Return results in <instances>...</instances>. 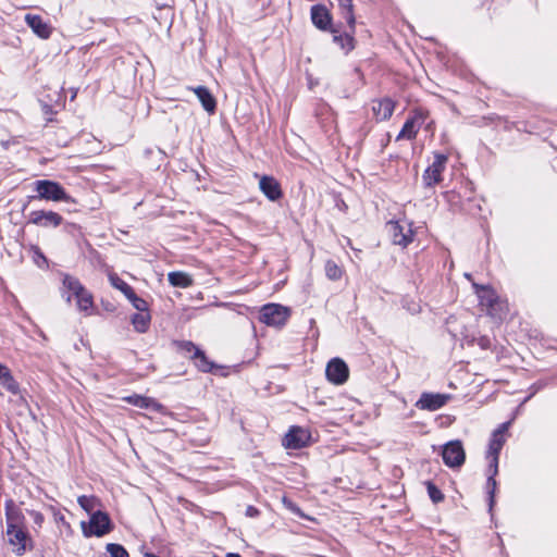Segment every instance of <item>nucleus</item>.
Segmentation results:
<instances>
[{
    "label": "nucleus",
    "mask_w": 557,
    "mask_h": 557,
    "mask_svg": "<svg viewBox=\"0 0 557 557\" xmlns=\"http://www.w3.org/2000/svg\"><path fill=\"white\" fill-rule=\"evenodd\" d=\"M28 513L32 517V519L36 525H38V527L42 525V523L45 521V517L41 512L36 511V510H29Z\"/></svg>",
    "instance_id": "obj_37"
},
{
    "label": "nucleus",
    "mask_w": 557,
    "mask_h": 557,
    "mask_svg": "<svg viewBox=\"0 0 557 557\" xmlns=\"http://www.w3.org/2000/svg\"><path fill=\"white\" fill-rule=\"evenodd\" d=\"M325 275L332 281H338L344 273V270L333 260H327L324 265Z\"/></svg>",
    "instance_id": "obj_29"
},
{
    "label": "nucleus",
    "mask_w": 557,
    "mask_h": 557,
    "mask_svg": "<svg viewBox=\"0 0 557 557\" xmlns=\"http://www.w3.org/2000/svg\"><path fill=\"white\" fill-rule=\"evenodd\" d=\"M290 317V309L278 304L264 305L260 310L259 320L275 327H282Z\"/></svg>",
    "instance_id": "obj_5"
},
{
    "label": "nucleus",
    "mask_w": 557,
    "mask_h": 557,
    "mask_svg": "<svg viewBox=\"0 0 557 557\" xmlns=\"http://www.w3.org/2000/svg\"><path fill=\"white\" fill-rule=\"evenodd\" d=\"M387 227L395 245L406 247L412 242L413 231L410 223L406 221L389 222Z\"/></svg>",
    "instance_id": "obj_7"
},
{
    "label": "nucleus",
    "mask_w": 557,
    "mask_h": 557,
    "mask_svg": "<svg viewBox=\"0 0 557 557\" xmlns=\"http://www.w3.org/2000/svg\"><path fill=\"white\" fill-rule=\"evenodd\" d=\"M74 297L76 299L78 310L86 314H90V309L94 306L92 295L84 287L82 292H78Z\"/></svg>",
    "instance_id": "obj_22"
},
{
    "label": "nucleus",
    "mask_w": 557,
    "mask_h": 557,
    "mask_svg": "<svg viewBox=\"0 0 557 557\" xmlns=\"http://www.w3.org/2000/svg\"><path fill=\"white\" fill-rule=\"evenodd\" d=\"M443 461L450 468L460 467L465 462L466 454L460 441L447 443L442 451Z\"/></svg>",
    "instance_id": "obj_8"
},
{
    "label": "nucleus",
    "mask_w": 557,
    "mask_h": 557,
    "mask_svg": "<svg viewBox=\"0 0 557 557\" xmlns=\"http://www.w3.org/2000/svg\"><path fill=\"white\" fill-rule=\"evenodd\" d=\"M62 221L63 218L54 211L37 210L32 211L28 215V223L42 227H58Z\"/></svg>",
    "instance_id": "obj_10"
},
{
    "label": "nucleus",
    "mask_w": 557,
    "mask_h": 557,
    "mask_svg": "<svg viewBox=\"0 0 557 557\" xmlns=\"http://www.w3.org/2000/svg\"><path fill=\"white\" fill-rule=\"evenodd\" d=\"M63 286L66 288L71 294L66 296V301L70 302L72 299V296L76 295L78 292H82L84 286L81 284V282L69 274H65L63 277Z\"/></svg>",
    "instance_id": "obj_24"
},
{
    "label": "nucleus",
    "mask_w": 557,
    "mask_h": 557,
    "mask_svg": "<svg viewBox=\"0 0 557 557\" xmlns=\"http://www.w3.org/2000/svg\"><path fill=\"white\" fill-rule=\"evenodd\" d=\"M194 92L201 102L203 109L210 113L214 112L216 102L209 89L205 86L194 88Z\"/></svg>",
    "instance_id": "obj_18"
},
{
    "label": "nucleus",
    "mask_w": 557,
    "mask_h": 557,
    "mask_svg": "<svg viewBox=\"0 0 557 557\" xmlns=\"http://www.w3.org/2000/svg\"><path fill=\"white\" fill-rule=\"evenodd\" d=\"M465 276H466L469 281H471V275H470V274L466 273V274H465Z\"/></svg>",
    "instance_id": "obj_43"
},
{
    "label": "nucleus",
    "mask_w": 557,
    "mask_h": 557,
    "mask_svg": "<svg viewBox=\"0 0 557 557\" xmlns=\"http://www.w3.org/2000/svg\"><path fill=\"white\" fill-rule=\"evenodd\" d=\"M510 426V421L502 423L492 434L486 458L490 459L487 470L486 491L488 494V506L492 510L496 491L495 475L498 473V456L506 442V433Z\"/></svg>",
    "instance_id": "obj_2"
},
{
    "label": "nucleus",
    "mask_w": 557,
    "mask_h": 557,
    "mask_svg": "<svg viewBox=\"0 0 557 557\" xmlns=\"http://www.w3.org/2000/svg\"><path fill=\"white\" fill-rule=\"evenodd\" d=\"M125 400L138 408L150 409L153 411H158L161 408V405L158 404L154 399L140 395L128 396L125 398Z\"/></svg>",
    "instance_id": "obj_20"
},
{
    "label": "nucleus",
    "mask_w": 557,
    "mask_h": 557,
    "mask_svg": "<svg viewBox=\"0 0 557 557\" xmlns=\"http://www.w3.org/2000/svg\"><path fill=\"white\" fill-rule=\"evenodd\" d=\"M225 557H242V556L236 553H227Z\"/></svg>",
    "instance_id": "obj_42"
},
{
    "label": "nucleus",
    "mask_w": 557,
    "mask_h": 557,
    "mask_svg": "<svg viewBox=\"0 0 557 557\" xmlns=\"http://www.w3.org/2000/svg\"><path fill=\"white\" fill-rule=\"evenodd\" d=\"M472 285L480 299L481 306L485 307L490 314H494L495 307L498 304L496 293L490 286L479 285L476 283H472Z\"/></svg>",
    "instance_id": "obj_11"
},
{
    "label": "nucleus",
    "mask_w": 557,
    "mask_h": 557,
    "mask_svg": "<svg viewBox=\"0 0 557 557\" xmlns=\"http://www.w3.org/2000/svg\"><path fill=\"white\" fill-rule=\"evenodd\" d=\"M426 490H428L429 497L431 498V500L434 504H438V503L443 502L444 494L432 482H430V481L426 482Z\"/></svg>",
    "instance_id": "obj_32"
},
{
    "label": "nucleus",
    "mask_w": 557,
    "mask_h": 557,
    "mask_svg": "<svg viewBox=\"0 0 557 557\" xmlns=\"http://www.w3.org/2000/svg\"><path fill=\"white\" fill-rule=\"evenodd\" d=\"M420 126H421V122H420V120L418 117H410V119H408L405 122L401 131L397 135L396 139L397 140H400V139H413L417 136Z\"/></svg>",
    "instance_id": "obj_19"
},
{
    "label": "nucleus",
    "mask_w": 557,
    "mask_h": 557,
    "mask_svg": "<svg viewBox=\"0 0 557 557\" xmlns=\"http://www.w3.org/2000/svg\"><path fill=\"white\" fill-rule=\"evenodd\" d=\"M196 367L202 372H209L212 369V363L207 359L202 350H196V356L193 358Z\"/></svg>",
    "instance_id": "obj_31"
},
{
    "label": "nucleus",
    "mask_w": 557,
    "mask_h": 557,
    "mask_svg": "<svg viewBox=\"0 0 557 557\" xmlns=\"http://www.w3.org/2000/svg\"><path fill=\"white\" fill-rule=\"evenodd\" d=\"M36 196H30L29 199H44L51 201H70L71 197L66 194L65 189L54 181L40 180L35 182Z\"/></svg>",
    "instance_id": "obj_3"
},
{
    "label": "nucleus",
    "mask_w": 557,
    "mask_h": 557,
    "mask_svg": "<svg viewBox=\"0 0 557 557\" xmlns=\"http://www.w3.org/2000/svg\"><path fill=\"white\" fill-rule=\"evenodd\" d=\"M81 527L85 537H100L112 530L110 517L101 510L94 511L90 516L89 522L87 523L83 521Z\"/></svg>",
    "instance_id": "obj_4"
},
{
    "label": "nucleus",
    "mask_w": 557,
    "mask_h": 557,
    "mask_svg": "<svg viewBox=\"0 0 557 557\" xmlns=\"http://www.w3.org/2000/svg\"><path fill=\"white\" fill-rule=\"evenodd\" d=\"M132 323L137 332L145 333L150 325V314L148 312L135 313Z\"/></svg>",
    "instance_id": "obj_26"
},
{
    "label": "nucleus",
    "mask_w": 557,
    "mask_h": 557,
    "mask_svg": "<svg viewBox=\"0 0 557 557\" xmlns=\"http://www.w3.org/2000/svg\"><path fill=\"white\" fill-rule=\"evenodd\" d=\"M310 438L307 430L293 426L284 437V445L290 449H299L304 447Z\"/></svg>",
    "instance_id": "obj_13"
},
{
    "label": "nucleus",
    "mask_w": 557,
    "mask_h": 557,
    "mask_svg": "<svg viewBox=\"0 0 557 557\" xmlns=\"http://www.w3.org/2000/svg\"><path fill=\"white\" fill-rule=\"evenodd\" d=\"M259 187L264 196L271 201H276L282 197L281 186L272 176H262L259 181Z\"/></svg>",
    "instance_id": "obj_14"
},
{
    "label": "nucleus",
    "mask_w": 557,
    "mask_h": 557,
    "mask_svg": "<svg viewBox=\"0 0 557 557\" xmlns=\"http://www.w3.org/2000/svg\"><path fill=\"white\" fill-rule=\"evenodd\" d=\"M8 370H9V368H8V367H5L4 364H1V363H0V375H1L3 372L8 371Z\"/></svg>",
    "instance_id": "obj_41"
},
{
    "label": "nucleus",
    "mask_w": 557,
    "mask_h": 557,
    "mask_svg": "<svg viewBox=\"0 0 557 557\" xmlns=\"http://www.w3.org/2000/svg\"><path fill=\"white\" fill-rule=\"evenodd\" d=\"M108 277H109L111 285L114 288L121 290L125 295L126 298L134 296V289L125 281H123L121 277H119V275L116 273H109Z\"/></svg>",
    "instance_id": "obj_25"
},
{
    "label": "nucleus",
    "mask_w": 557,
    "mask_h": 557,
    "mask_svg": "<svg viewBox=\"0 0 557 557\" xmlns=\"http://www.w3.org/2000/svg\"><path fill=\"white\" fill-rule=\"evenodd\" d=\"M177 348L180 351L190 355V358L196 356V350H200L194 343L189 341L178 342Z\"/></svg>",
    "instance_id": "obj_34"
},
{
    "label": "nucleus",
    "mask_w": 557,
    "mask_h": 557,
    "mask_svg": "<svg viewBox=\"0 0 557 557\" xmlns=\"http://www.w3.org/2000/svg\"><path fill=\"white\" fill-rule=\"evenodd\" d=\"M107 552L110 554L111 557H128L127 550L120 544H108Z\"/></svg>",
    "instance_id": "obj_33"
},
{
    "label": "nucleus",
    "mask_w": 557,
    "mask_h": 557,
    "mask_svg": "<svg viewBox=\"0 0 557 557\" xmlns=\"http://www.w3.org/2000/svg\"><path fill=\"white\" fill-rule=\"evenodd\" d=\"M447 160L448 158L446 154H434L432 164L428 166L422 175V181L425 187L431 188L442 181V173L446 168Z\"/></svg>",
    "instance_id": "obj_6"
},
{
    "label": "nucleus",
    "mask_w": 557,
    "mask_h": 557,
    "mask_svg": "<svg viewBox=\"0 0 557 557\" xmlns=\"http://www.w3.org/2000/svg\"><path fill=\"white\" fill-rule=\"evenodd\" d=\"M168 280L172 286L187 288L193 285V277L185 272L175 271L168 274Z\"/></svg>",
    "instance_id": "obj_23"
},
{
    "label": "nucleus",
    "mask_w": 557,
    "mask_h": 557,
    "mask_svg": "<svg viewBox=\"0 0 557 557\" xmlns=\"http://www.w3.org/2000/svg\"><path fill=\"white\" fill-rule=\"evenodd\" d=\"M32 251H33V253H34V256H33L34 262H35L39 268H45V267H47V259H46V257L44 256V253L41 252V250L39 249V247H37V246H32Z\"/></svg>",
    "instance_id": "obj_35"
},
{
    "label": "nucleus",
    "mask_w": 557,
    "mask_h": 557,
    "mask_svg": "<svg viewBox=\"0 0 557 557\" xmlns=\"http://www.w3.org/2000/svg\"><path fill=\"white\" fill-rule=\"evenodd\" d=\"M395 102L391 98L373 101L372 111L377 121L388 120L394 112Z\"/></svg>",
    "instance_id": "obj_17"
},
{
    "label": "nucleus",
    "mask_w": 557,
    "mask_h": 557,
    "mask_svg": "<svg viewBox=\"0 0 557 557\" xmlns=\"http://www.w3.org/2000/svg\"><path fill=\"white\" fill-rule=\"evenodd\" d=\"M337 2H338V8L341 10V14H342L343 18H345L351 33H354L356 20H355V15H354V11H352V8H354L352 0H337Z\"/></svg>",
    "instance_id": "obj_21"
},
{
    "label": "nucleus",
    "mask_w": 557,
    "mask_h": 557,
    "mask_svg": "<svg viewBox=\"0 0 557 557\" xmlns=\"http://www.w3.org/2000/svg\"><path fill=\"white\" fill-rule=\"evenodd\" d=\"M7 540L12 552L22 556L33 549V540L24 524V516L13 505L5 506Z\"/></svg>",
    "instance_id": "obj_1"
},
{
    "label": "nucleus",
    "mask_w": 557,
    "mask_h": 557,
    "mask_svg": "<svg viewBox=\"0 0 557 557\" xmlns=\"http://www.w3.org/2000/svg\"><path fill=\"white\" fill-rule=\"evenodd\" d=\"M42 111L46 115L52 114V108L48 104L42 106Z\"/></svg>",
    "instance_id": "obj_40"
},
{
    "label": "nucleus",
    "mask_w": 557,
    "mask_h": 557,
    "mask_svg": "<svg viewBox=\"0 0 557 557\" xmlns=\"http://www.w3.org/2000/svg\"><path fill=\"white\" fill-rule=\"evenodd\" d=\"M246 515L248 517H257L259 515V510L253 506H248L246 509Z\"/></svg>",
    "instance_id": "obj_38"
},
{
    "label": "nucleus",
    "mask_w": 557,
    "mask_h": 557,
    "mask_svg": "<svg viewBox=\"0 0 557 557\" xmlns=\"http://www.w3.org/2000/svg\"><path fill=\"white\" fill-rule=\"evenodd\" d=\"M54 518H55V521L58 522H62L64 525H66L67 528L70 527V524L65 521V517L61 513H55L54 515Z\"/></svg>",
    "instance_id": "obj_39"
},
{
    "label": "nucleus",
    "mask_w": 557,
    "mask_h": 557,
    "mask_svg": "<svg viewBox=\"0 0 557 557\" xmlns=\"http://www.w3.org/2000/svg\"><path fill=\"white\" fill-rule=\"evenodd\" d=\"M25 22L38 37L42 39L50 37L51 27L42 20L41 16L35 14H26Z\"/></svg>",
    "instance_id": "obj_15"
},
{
    "label": "nucleus",
    "mask_w": 557,
    "mask_h": 557,
    "mask_svg": "<svg viewBox=\"0 0 557 557\" xmlns=\"http://www.w3.org/2000/svg\"><path fill=\"white\" fill-rule=\"evenodd\" d=\"M449 398L450 396L445 394L423 393L416 406L420 409L435 411L442 408Z\"/></svg>",
    "instance_id": "obj_12"
},
{
    "label": "nucleus",
    "mask_w": 557,
    "mask_h": 557,
    "mask_svg": "<svg viewBox=\"0 0 557 557\" xmlns=\"http://www.w3.org/2000/svg\"><path fill=\"white\" fill-rule=\"evenodd\" d=\"M331 32L334 34L333 39L336 44L341 46L342 49H345L346 51H350L355 48V40L350 33L345 34H337L335 29H331Z\"/></svg>",
    "instance_id": "obj_27"
},
{
    "label": "nucleus",
    "mask_w": 557,
    "mask_h": 557,
    "mask_svg": "<svg viewBox=\"0 0 557 557\" xmlns=\"http://www.w3.org/2000/svg\"><path fill=\"white\" fill-rule=\"evenodd\" d=\"M127 299L139 312H147V302L138 297L135 293L134 296L127 297Z\"/></svg>",
    "instance_id": "obj_36"
},
{
    "label": "nucleus",
    "mask_w": 557,
    "mask_h": 557,
    "mask_svg": "<svg viewBox=\"0 0 557 557\" xmlns=\"http://www.w3.org/2000/svg\"><path fill=\"white\" fill-rule=\"evenodd\" d=\"M311 20L313 25L321 30H326L332 22L330 12L321 4H315L311 8Z\"/></svg>",
    "instance_id": "obj_16"
},
{
    "label": "nucleus",
    "mask_w": 557,
    "mask_h": 557,
    "mask_svg": "<svg viewBox=\"0 0 557 557\" xmlns=\"http://www.w3.org/2000/svg\"><path fill=\"white\" fill-rule=\"evenodd\" d=\"M325 374L331 383L342 385L348 380L349 369L344 360L333 358L326 364Z\"/></svg>",
    "instance_id": "obj_9"
},
{
    "label": "nucleus",
    "mask_w": 557,
    "mask_h": 557,
    "mask_svg": "<svg viewBox=\"0 0 557 557\" xmlns=\"http://www.w3.org/2000/svg\"><path fill=\"white\" fill-rule=\"evenodd\" d=\"M0 385L5 388L8 392H10L11 394H17L18 393V384L17 382L13 379L12 374H11V371L8 370L5 372H3L1 375H0Z\"/></svg>",
    "instance_id": "obj_28"
},
{
    "label": "nucleus",
    "mask_w": 557,
    "mask_h": 557,
    "mask_svg": "<svg viewBox=\"0 0 557 557\" xmlns=\"http://www.w3.org/2000/svg\"><path fill=\"white\" fill-rule=\"evenodd\" d=\"M79 506L90 515L92 513L94 509L99 505V500L95 496H86L82 495L77 499Z\"/></svg>",
    "instance_id": "obj_30"
}]
</instances>
